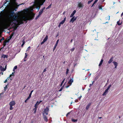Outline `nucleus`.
<instances>
[{"instance_id": "17", "label": "nucleus", "mask_w": 123, "mask_h": 123, "mask_svg": "<svg viewBox=\"0 0 123 123\" xmlns=\"http://www.w3.org/2000/svg\"><path fill=\"white\" fill-rule=\"evenodd\" d=\"M59 41V40H57V41L56 42V44H55V46L54 47V48L53 50H54L56 48V46H57Z\"/></svg>"}, {"instance_id": "26", "label": "nucleus", "mask_w": 123, "mask_h": 123, "mask_svg": "<svg viewBox=\"0 0 123 123\" xmlns=\"http://www.w3.org/2000/svg\"><path fill=\"white\" fill-rule=\"evenodd\" d=\"M111 85H110L107 88L106 90H108L111 87Z\"/></svg>"}, {"instance_id": "31", "label": "nucleus", "mask_w": 123, "mask_h": 123, "mask_svg": "<svg viewBox=\"0 0 123 123\" xmlns=\"http://www.w3.org/2000/svg\"><path fill=\"white\" fill-rule=\"evenodd\" d=\"M22 43H23L21 45V46L22 47L23 46V45H24V44H25V42L24 40H23V41Z\"/></svg>"}, {"instance_id": "13", "label": "nucleus", "mask_w": 123, "mask_h": 123, "mask_svg": "<svg viewBox=\"0 0 123 123\" xmlns=\"http://www.w3.org/2000/svg\"><path fill=\"white\" fill-rule=\"evenodd\" d=\"M76 12V11L75 10H74L73 11V12L72 13V14H71L70 17H73V16H74V15L75 13Z\"/></svg>"}, {"instance_id": "38", "label": "nucleus", "mask_w": 123, "mask_h": 123, "mask_svg": "<svg viewBox=\"0 0 123 123\" xmlns=\"http://www.w3.org/2000/svg\"><path fill=\"white\" fill-rule=\"evenodd\" d=\"M17 68V66H15L14 68H13L14 69V70H15V69H16Z\"/></svg>"}, {"instance_id": "53", "label": "nucleus", "mask_w": 123, "mask_h": 123, "mask_svg": "<svg viewBox=\"0 0 123 123\" xmlns=\"http://www.w3.org/2000/svg\"><path fill=\"white\" fill-rule=\"evenodd\" d=\"M27 100H27V99H26L25 100V103H26V102H27Z\"/></svg>"}, {"instance_id": "19", "label": "nucleus", "mask_w": 123, "mask_h": 123, "mask_svg": "<svg viewBox=\"0 0 123 123\" xmlns=\"http://www.w3.org/2000/svg\"><path fill=\"white\" fill-rule=\"evenodd\" d=\"M39 104V102L38 101H37L34 107L37 108Z\"/></svg>"}, {"instance_id": "1", "label": "nucleus", "mask_w": 123, "mask_h": 123, "mask_svg": "<svg viewBox=\"0 0 123 123\" xmlns=\"http://www.w3.org/2000/svg\"><path fill=\"white\" fill-rule=\"evenodd\" d=\"M18 14H15L14 12H12L9 15L6 22L10 25L18 24L20 25L23 23V21H26L29 19V18L28 16H23L22 19H20L19 20L18 18Z\"/></svg>"}, {"instance_id": "50", "label": "nucleus", "mask_w": 123, "mask_h": 123, "mask_svg": "<svg viewBox=\"0 0 123 123\" xmlns=\"http://www.w3.org/2000/svg\"><path fill=\"white\" fill-rule=\"evenodd\" d=\"M1 40H3L4 39V37H2V39H1Z\"/></svg>"}, {"instance_id": "34", "label": "nucleus", "mask_w": 123, "mask_h": 123, "mask_svg": "<svg viewBox=\"0 0 123 123\" xmlns=\"http://www.w3.org/2000/svg\"><path fill=\"white\" fill-rule=\"evenodd\" d=\"M40 16V15H39V14H38V15L35 18L36 19H37Z\"/></svg>"}, {"instance_id": "14", "label": "nucleus", "mask_w": 123, "mask_h": 123, "mask_svg": "<svg viewBox=\"0 0 123 123\" xmlns=\"http://www.w3.org/2000/svg\"><path fill=\"white\" fill-rule=\"evenodd\" d=\"M14 73L15 72H13L12 73V74L10 75L9 77L11 78H10V79H11V80H12V79L11 78L13 77H14Z\"/></svg>"}, {"instance_id": "60", "label": "nucleus", "mask_w": 123, "mask_h": 123, "mask_svg": "<svg viewBox=\"0 0 123 123\" xmlns=\"http://www.w3.org/2000/svg\"><path fill=\"white\" fill-rule=\"evenodd\" d=\"M108 17H106V18H105L106 19H108Z\"/></svg>"}, {"instance_id": "56", "label": "nucleus", "mask_w": 123, "mask_h": 123, "mask_svg": "<svg viewBox=\"0 0 123 123\" xmlns=\"http://www.w3.org/2000/svg\"><path fill=\"white\" fill-rule=\"evenodd\" d=\"M30 98H29V97H28L26 99L28 100Z\"/></svg>"}, {"instance_id": "40", "label": "nucleus", "mask_w": 123, "mask_h": 123, "mask_svg": "<svg viewBox=\"0 0 123 123\" xmlns=\"http://www.w3.org/2000/svg\"><path fill=\"white\" fill-rule=\"evenodd\" d=\"M74 49H75L74 48H73L72 49H71V51L72 52V51H73L74 50Z\"/></svg>"}, {"instance_id": "21", "label": "nucleus", "mask_w": 123, "mask_h": 123, "mask_svg": "<svg viewBox=\"0 0 123 123\" xmlns=\"http://www.w3.org/2000/svg\"><path fill=\"white\" fill-rule=\"evenodd\" d=\"M48 38V36H47V35L45 38L44 39L43 41L45 42L47 40Z\"/></svg>"}, {"instance_id": "59", "label": "nucleus", "mask_w": 123, "mask_h": 123, "mask_svg": "<svg viewBox=\"0 0 123 123\" xmlns=\"http://www.w3.org/2000/svg\"><path fill=\"white\" fill-rule=\"evenodd\" d=\"M61 25V24H60L59 25H58V27H60V25Z\"/></svg>"}, {"instance_id": "61", "label": "nucleus", "mask_w": 123, "mask_h": 123, "mask_svg": "<svg viewBox=\"0 0 123 123\" xmlns=\"http://www.w3.org/2000/svg\"><path fill=\"white\" fill-rule=\"evenodd\" d=\"M70 112H69L67 114V115H69V114H70Z\"/></svg>"}, {"instance_id": "35", "label": "nucleus", "mask_w": 123, "mask_h": 123, "mask_svg": "<svg viewBox=\"0 0 123 123\" xmlns=\"http://www.w3.org/2000/svg\"><path fill=\"white\" fill-rule=\"evenodd\" d=\"M63 86L61 88V89H60V90H59V91H61L63 89Z\"/></svg>"}, {"instance_id": "3", "label": "nucleus", "mask_w": 123, "mask_h": 123, "mask_svg": "<svg viewBox=\"0 0 123 123\" xmlns=\"http://www.w3.org/2000/svg\"><path fill=\"white\" fill-rule=\"evenodd\" d=\"M15 104V102L14 101H12L10 102L9 103L10 105V110H12L13 109L12 108V106H14Z\"/></svg>"}, {"instance_id": "22", "label": "nucleus", "mask_w": 123, "mask_h": 123, "mask_svg": "<svg viewBox=\"0 0 123 123\" xmlns=\"http://www.w3.org/2000/svg\"><path fill=\"white\" fill-rule=\"evenodd\" d=\"M37 108V107H35V108L33 109V110L34 111V113H36Z\"/></svg>"}, {"instance_id": "27", "label": "nucleus", "mask_w": 123, "mask_h": 123, "mask_svg": "<svg viewBox=\"0 0 123 123\" xmlns=\"http://www.w3.org/2000/svg\"><path fill=\"white\" fill-rule=\"evenodd\" d=\"M98 78V76H96L94 78V80H96Z\"/></svg>"}, {"instance_id": "25", "label": "nucleus", "mask_w": 123, "mask_h": 123, "mask_svg": "<svg viewBox=\"0 0 123 123\" xmlns=\"http://www.w3.org/2000/svg\"><path fill=\"white\" fill-rule=\"evenodd\" d=\"M65 80V79H64V80H63L62 82L61 83V86H62V85L63 83H64V81Z\"/></svg>"}, {"instance_id": "18", "label": "nucleus", "mask_w": 123, "mask_h": 123, "mask_svg": "<svg viewBox=\"0 0 123 123\" xmlns=\"http://www.w3.org/2000/svg\"><path fill=\"white\" fill-rule=\"evenodd\" d=\"M43 119H44V120L46 122H47L48 120V119H47V118L45 116H43Z\"/></svg>"}, {"instance_id": "28", "label": "nucleus", "mask_w": 123, "mask_h": 123, "mask_svg": "<svg viewBox=\"0 0 123 123\" xmlns=\"http://www.w3.org/2000/svg\"><path fill=\"white\" fill-rule=\"evenodd\" d=\"M65 22L63 21V20H62V21L60 23V24H61V25H63L64 23Z\"/></svg>"}, {"instance_id": "32", "label": "nucleus", "mask_w": 123, "mask_h": 123, "mask_svg": "<svg viewBox=\"0 0 123 123\" xmlns=\"http://www.w3.org/2000/svg\"><path fill=\"white\" fill-rule=\"evenodd\" d=\"M30 48H31V47L30 46L29 47L27 48V50H26V51H29V49H30Z\"/></svg>"}, {"instance_id": "30", "label": "nucleus", "mask_w": 123, "mask_h": 123, "mask_svg": "<svg viewBox=\"0 0 123 123\" xmlns=\"http://www.w3.org/2000/svg\"><path fill=\"white\" fill-rule=\"evenodd\" d=\"M6 42L5 41L4 42V43H3V45H4V46H5L6 44Z\"/></svg>"}, {"instance_id": "9", "label": "nucleus", "mask_w": 123, "mask_h": 123, "mask_svg": "<svg viewBox=\"0 0 123 123\" xmlns=\"http://www.w3.org/2000/svg\"><path fill=\"white\" fill-rule=\"evenodd\" d=\"M45 7H44L41 10H40L39 13V15H41L43 12V10L45 9Z\"/></svg>"}, {"instance_id": "37", "label": "nucleus", "mask_w": 123, "mask_h": 123, "mask_svg": "<svg viewBox=\"0 0 123 123\" xmlns=\"http://www.w3.org/2000/svg\"><path fill=\"white\" fill-rule=\"evenodd\" d=\"M51 4L49 5L48 7L46 8V9H47L50 8L51 7Z\"/></svg>"}, {"instance_id": "45", "label": "nucleus", "mask_w": 123, "mask_h": 123, "mask_svg": "<svg viewBox=\"0 0 123 123\" xmlns=\"http://www.w3.org/2000/svg\"><path fill=\"white\" fill-rule=\"evenodd\" d=\"M70 85H68V86H66V88H68V87H69V86H70Z\"/></svg>"}, {"instance_id": "57", "label": "nucleus", "mask_w": 123, "mask_h": 123, "mask_svg": "<svg viewBox=\"0 0 123 123\" xmlns=\"http://www.w3.org/2000/svg\"><path fill=\"white\" fill-rule=\"evenodd\" d=\"M4 23H2V24H1V25L2 26H3L4 25Z\"/></svg>"}, {"instance_id": "2", "label": "nucleus", "mask_w": 123, "mask_h": 123, "mask_svg": "<svg viewBox=\"0 0 123 123\" xmlns=\"http://www.w3.org/2000/svg\"><path fill=\"white\" fill-rule=\"evenodd\" d=\"M46 0H35L34 2L35 6H40L42 5Z\"/></svg>"}, {"instance_id": "44", "label": "nucleus", "mask_w": 123, "mask_h": 123, "mask_svg": "<svg viewBox=\"0 0 123 123\" xmlns=\"http://www.w3.org/2000/svg\"><path fill=\"white\" fill-rule=\"evenodd\" d=\"M93 84V83L90 84L89 85V87H90L91 86H92Z\"/></svg>"}, {"instance_id": "62", "label": "nucleus", "mask_w": 123, "mask_h": 123, "mask_svg": "<svg viewBox=\"0 0 123 123\" xmlns=\"http://www.w3.org/2000/svg\"><path fill=\"white\" fill-rule=\"evenodd\" d=\"M42 102V101H40V102H39V104L41 102Z\"/></svg>"}, {"instance_id": "15", "label": "nucleus", "mask_w": 123, "mask_h": 123, "mask_svg": "<svg viewBox=\"0 0 123 123\" xmlns=\"http://www.w3.org/2000/svg\"><path fill=\"white\" fill-rule=\"evenodd\" d=\"M91 104V103H89L87 105L86 108V110H87L89 109Z\"/></svg>"}, {"instance_id": "46", "label": "nucleus", "mask_w": 123, "mask_h": 123, "mask_svg": "<svg viewBox=\"0 0 123 123\" xmlns=\"http://www.w3.org/2000/svg\"><path fill=\"white\" fill-rule=\"evenodd\" d=\"M45 42L43 41H42L41 43V45H42V44H43Z\"/></svg>"}, {"instance_id": "7", "label": "nucleus", "mask_w": 123, "mask_h": 123, "mask_svg": "<svg viewBox=\"0 0 123 123\" xmlns=\"http://www.w3.org/2000/svg\"><path fill=\"white\" fill-rule=\"evenodd\" d=\"M73 78L72 77V78H71L68 82V83L70 84V85H72V83L73 82Z\"/></svg>"}, {"instance_id": "42", "label": "nucleus", "mask_w": 123, "mask_h": 123, "mask_svg": "<svg viewBox=\"0 0 123 123\" xmlns=\"http://www.w3.org/2000/svg\"><path fill=\"white\" fill-rule=\"evenodd\" d=\"M98 7L99 9L102 10V7L100 6H99Z\"/></svg>"}, {"instance_id": "58", "label": "nucleus", "mask_w": 123, "mask_h": 123, "mask_svg": "<svg viewBox=\"0 0 123 123\" xmlns=\"http://www.w3.org/2000/svg\"><path fill=\"white\" fill-rule=\"evenodd\" d=\"M33 90H32L31 91V92L30 93L32 94V92H33Z\"/></svg>"}, {"instance_id": "23", "label": "nucleus", "mask_w": 123, "mask_h": 123, "mask_svg": "<svg viewBox=\"0 0 123 123\" xmlns=\"http://www.w3.org/2000/svg\"><path fill=\"white\" fill-rule=\"evenodd\" d=\"M77 121V119H72V121L74 122H76Z\"/></svg>"}, {"instance_id": "47", "label": "nucleus", "mask_w": 123, "mask_h": 123, "mask_svg": "<svg viewBox=\"0 0 123 123\" xmlns=\"http://www.w3.org/2000/svg\"><path fill=\"white\" fill-rule=\"evenodd\" d=\"M98 0H95V1L94 2L95 3H96L97 2V1H98Z\"/></svg>"}, {"instance_id": "24", "label": "nucleus", "mask_w": 123, "mask_h": 123, "mask_svg": "<svg viewBox=\"0 0 123 123\" xmlns=\"http://www.w3.org/2000/svg\"><path fill=\"white\" fill-rule=\"evenodd\" d=\"M117 25H121L122 24V22L121 23H120L119 21H118L117 22Z\"/></svg>"}, {"instance_id": "10", "label": "nucleus", "mask_w": 123, "mask_h": 123, "mask_svg": "<svg viewBox=\"0 0 123 123\" xmlns=\"http://www.w3.org/2000/svg\"><path fill=\"white\" fill-rule=\"evenodd\" d=\"M6 68V66L5 68H3L2 66H0V69L1 71H5Z\"/></svg>"}, {"instance_id": "41", "label": "nucleus", "mask_w": 123, "mask_h": 123, "mask_svg": "<svg viewBox=\"0 0 123 123\" xmlns=\"http://www.w3.org/2000/svg\"><path fill=\"white\" fill-rule=\"evenodd\" d=\"M7 85H6L4 87V90H6V89L7 88Z\"/></svg>"}, {"instance_id": "43", "label": "nucleus", "mask_w": 123, "mask_h": 123, "mask_svg": "<svg viewBox=\"0 0 123 123\" xmlns=\"http://www.w3.org/2000/svg\"><path fill=\"white\" fill-rule=\"evenodd\" d=\"M95 4V3L94 2L93 3V4L92 5V6H91V7H92L94 5V4Z\"/></svg>"}, {"instance_id": "11", "label": "nucleus", "mask_w": 123, "mask_h": 123, "mask_svg": "<svg viewBox=\"0 0 123 123\" xmlns=\"http://www.w3.org/2000/svg\"><path fill=\"white\" fill-rule=\"evenodd\" d=\"M113 63L115 66V68H117V67L118 65V63L117 62L115 61H114L113 62Z\"/></svg>"}, {"instance_id": "48", "label": "nucleus", "mask_w": 123, "mask_h": 123, "mask_svg": "<svg viewBox=\"0 0 123 123\" xmlns=\"http://www.w3.org/2000/svg\"><path fill=\"white\" fill-rule=\"evenodd\" d=\"M24 4V3H22L19 4L18 5V6H19L21 5H22Z\"/></svg>"}, {"instance_id": "55", "label": "nucleus", "mask_w": 123, "mask_h": 123, "mask_svg": "<svg viewBox=\"0 0 123 123\" xmlns=\"http://www.w3.org/2000/svg\"><path fill=\"white\" fill-rule=\"evenodd\" d=\"M65 11H64V12H63V15L64 14H65Z\"/></svg>"}, {"instance_id": "33", "label": "nucleus", "mask_w": 123, "mask_h": 123, "mask_svg": "<svg viewBox=\"0 0 123 123\" xmlns=\"http://www.w3.org/2000/svg\"><path fill=\"white\" fill-rule=\"evenodd\" d=\"M69 71V69H68V68H67V71H66V74H68Z\"/></svg>"}, {"instance_id": "12", "label": "nucleus", "mask_w": 123, "mask_h": 123, "mask_svg": "<svg viewBox=\"0 0 123 123\" xmlns=\"http://www.w3.org/2000/svg\"><path fill=\"white\" fill-rule=\"evenodd\" d=\"M113 57H112L110 59L109 61H108V63L110 64L113 61Z\"/></svg>"}, {"instance_id": "52", "label": "nucleus", "mask_w": 123, "mask_h": 123, "mask_svg": "<svg viewBox=\"0 0 123 123\" xmlns=\"http://www.w3.org/2000/svg\"><path fill=\"white\" fill-rule=\"evenodd\" d=\"M7 81V79H6L5 80V81L4 82V83H6V82Z\"/></svg>"}, {"instance_id": "39", "label": "nucleus", "mask_w": 123, "mask_h": 123, "mask_svg": "<svg viewBox=\"0 0 123 123\" xmlns=\"http://www.w3.org/2000/svg\"><path fill=\"white\" fill-rule=\"evenodd\" d=\"M47 68H45L43 70V73L45 72L46 71V69H47Z\"/></svg>"}, {"instance_id": "29", "label": "nucleus", "mask_w": 123, "mask_h": 123, "mask_svg": "<svg viewBox=\"0 0 123 123\" xmlns=\"http://www.w3.org/2000/svg\"><path fill=\"white\" fill-rule=\"evenodd\" d=\"M93 0H90L88 1V4H89L91 3L93 1Z\"/></svg>"}, {"instance_id": "63", "label": "nucleus", "mask_w": 123, "mask_h": 123, "mask_svg": "<svg viewBox=\"0 0 123 123\" xmlns=\"http://www.w3.org/2000/svg\"><path fill=\"white\" fill-rule=\"evenodd\" d=\"M73 39H72L71 40V42H72V41H73Z\"/></svg>"}, {"instance_id": "4", "label": "nucleus", "mask_w": 123, "mask_h": 123, "mask_svg": "<svg viewBox=\"0 0 123 123\" xmlns=\"http://www.w3.org/2000/svg\"><path fill=\"white\" fill-rule=\"evenodd\" d=\"M49 110V107H47L46 108L44 109V110L43 112V114H45L46 115H48Z\"/></svg>"}, {"instance_id": "64", "label": "nucleus", "mask_w": 123, "mask_h": 123, "mask_svg": "<svg viewBox=\"0 0 123 123\" xmlns=\"http://www.w3.org/2000/svg\"><path fill=\"white\" fill-rule=\"evenodd\" d=\"M102 118V117H98V118L99 119H101Z\"/></svg>"}, {"instance_id": "5", "label": "nucleus", "mask_w": 123, "mask_h": 123, "mask_svg": "<svg viewBox=\"0 0 123 123\" xmlns=\"http://www.w3.org/2000/svg\"><path fill=\"white\" fill-rule=\"evenodd\" d=\"M77 18V17H75L74 16L72 17V18L71 19L70 22H71L73 23L74 21L76 20Z\"/></svg>"}, {"instance_id": "6", "label": "nucleus", "mask_w": 123, "mask_h": 123, "mask_svg": "<svg viewBox=\"0 0 123 123\" xmlns=\"http://www.w3.org/2000/svg\"><path fill=\"white\" fill-rule=\"evenodd\" d=\"M13 5L14 8H15L17 9L18 8V3L16 2L15 1L13 2Z\"/></svg>"}, {"instance_id": "49", "label": "nucleus", "mask_w": 123, "mask_h": 123, "mask_svg": "<svg viewBox=\"0 0 123 123\" xmlns=\"http://www.w3.org/2000/svg\"><path fill=\"white\" fill-rule=\"evenodd\" d=\"M95 80H93L92 82V83H93V84L95 82Z\"/></svg>"}, {"instance_id": "54", "label": "nucleus", "mask_w": 123, "mask_h": 123, "mask_svg": "<svg viewBox=\"0 0 123 123\" xmlns=\"http://www.w3.org/2000/svg\"><path fill=\"white\" fill-rule=\"evenodd\" d=\"M31 94H32L31 93H30L29 94V96H31Z\"/></svg>"}, {"instance_id": "8", "label": "nucleus", "mask_w": 123, "mask_h": 123, "mask_svg": "<svg viewBox=\"0 0 123 123\" xmlns=\"http://www.w3.org/2000/svg\"><path fill=\"white\" fill-rule=\"evenodd\" d=\"M78 6L79 8L82 7L84 6L83 3L80 2L79 3Z\"/></svg>"}, {"instance_id": "20", "label": "nucleus", "mask_w": 123, "mask_h": 123, "mask_svg": "<svg viewBox=\"0 0 123 123\" xmlns=\"http://www.w3.org/2000/svg\"><path fill=\"white\" fill-rule=\"evenodd\" d=\"M103 59H101V61H100V63L99 65V66H100L101 65L103 62Z\"/></svg>"}, {"instance_id": "16", "label": "nucleus", "mask_w": 123, "mask_h": 123, "mask_svg": "<svg viewBox=\"0 0 123 123\" xmlns=\"http://www.w3.org/2000/svg\"><path fill=\"white\" fill-rule=\"evenodd\" d=\"M108 90L106 89L104 92V93L102 94V95L103 96H104L105 95L108 93Z\"/></svg>"}, {"instance_id": "36", "label": "nucleus", "mask_w": 123, "mask_h": 123, "mask_svg": "<svg viewBox=\"0 0 123 123\" xmlns=\"http://www.w3.org/2000/svg\"><path fill=\"white\" fill-rule=\"evenodd\" d=\"M27 55V53H25V56L24 58H26Z\"/></svg>"}, {"instance_id": "51", "label": "nucleus", "mask_w": 123, "mask_h": 123, "mask_svg": "<svg viewBox=\"0 0 123 123\" xmlns=\"http://www.w3.org/2000/svg\"><path fill=\"white\" fill-rule=\"evenodd\" d=\"M66 17H65V18H64V19L63 20V21H64V22L65 21V20H66Z\"/></svg>"}]
</instances>
